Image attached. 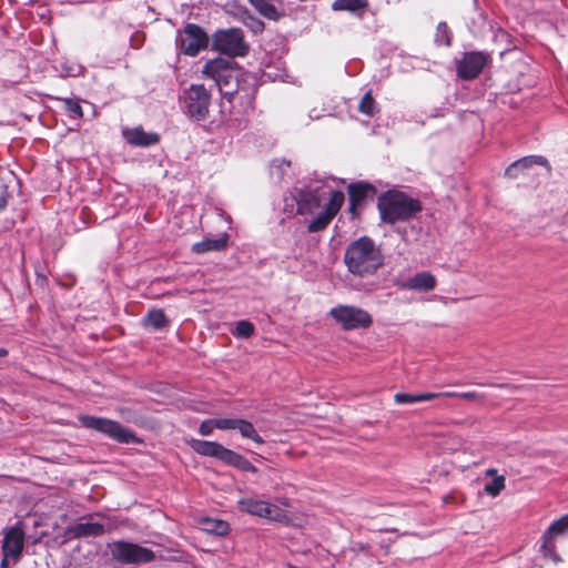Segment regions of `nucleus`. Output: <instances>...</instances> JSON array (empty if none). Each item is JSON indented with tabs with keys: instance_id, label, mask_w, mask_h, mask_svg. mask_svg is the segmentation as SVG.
Here are the masks:
<instances>
[{
	"instance_id": "f257e3e1",
	"label": "nucleus",
	"mask_w": 568,
	"mask_h": 568,
	"mask_svg": "<svg viewBox=\"0 0 568 568\" xmlns=\"http://www.w3.org/2000/svg\"><path fill=\"white\" fill-rule=\"evenodd\" d=\"M202 73L205 78L215 82L220 93L229 101H232L234 95L241 91H244L245 95L251 94L250 90L244 89L243 84L253 78L239 69L232 60L224 58L211 59L203 65Z\"/></svg>"
},
{
	"instance_id": "f03ea898",
	"label": "nucleus",
	"mask_w": 568,
	"mask_h": 568,
	"mask_svg": "<svg viewBox=\"0 0 568 568\" xmlns=\"http://www.w3.org/2000/svg\"><path fill=\"white\" fill-rule=\"evenodd\" d=\"M344 263L353 275L366 277L384 265V256L381 247L371 237L362 236L346 247Z\"/></svg>"
},
{
	"instance_id": "7ed1b4c3",
	"label": "nucleus",
	"mask_w": 568,
	"mask_h": 568,
	"mask_svg": "<svg viewBox=\"0 0 568 568\" xmlns=\"http://www.w3.org/2000/svg\"><path fill=\"white\" fill-rule=\"evenodd\" d=\"M381 220L387 224L407 222L423 210L422 203L400 191H388L378 197Z\"/></svg>"
},
{
	"instance_id": "20e7f679",
	"label": "nucleus",
	"mask_w": 568,
	"mask_h": 568,
	"mask_svg": "<svg viewBox=\"0 0 568 568\" xmlns=\"http://www.w3.org/2000/svg\"><path fill=\"white\" fill-rule=\"evenodd\" d=\"M191 447L202 456L214 457L242 471L257 473V468L247 458L216 442L192 439Z\"/></svg>"
},
{
	"instance_id": "39448f33",
	"label": "nucleus",
	"mask_w": 568,
	"mask_h": 568,
	"mask_svg": "<svg viewBox=\"0 0 568 568\" xmlns=\"http://www.w3.org/2000/svg\"><path fill=\"white\" fill-rule=\"evenodd\" d=\"M78 419L83 427L102 433L119 443L138 442L135 434L123 427L119 422L91 415H80Z\"/></svg>"
},
{
	"instance_id": "423d86ee",
	"label": "nucleus",
	"mask_w": 568,
	"mask_h": 568,
	"mask_svg": "<svg viewBox=\"0 0 568 568\" xmlns=\"http://www.w3.org/2000/svg\"><path fill=\"white\" fill-rule=\"evenodd\" d=\"M112 558L123 565L148 564L155 559L153 550L138 544L116 540L108 545Z\"/></svg>"
},
{
	"instance_id": "0eeeda50",
	"label": "nucleus",
	"mask_w": 568,
	"mask_h": 568,
	"mask_svg": "<svg viewBox=\"0 0 568 568\" xmlns=\"http://www.w3.org/2000/svg\"><path fill=\"white\" fill-rule=\"evenodd\" d=\"M184 110L186 115L196 121H205L210 114L211 93L203 84H191L184 91Z\"/></svg>"
},
{
	"instance_id": "6e6552de",
	"label": "nucleus",
	"mask_w": 568,
	"mask_h": 568,
	"mask_svg": "<svg viewBox=\"0 0 568 568\" xmlns=\"http://www.w3.org/2000/svg\"><path fill=\"white\" fill-rule=\"evenodd\" d=\"M213 49L231 58L244 57L248 52V44L244 41V33L239 28L219 30L213 34Z\"/></svg>"
},
{
	"instance_id": "1a4fd4ad",
	"label": "nucleus",
	"mask_w": 568,
	"mask_h": 568,
	"mask_svg": "<svg viewBox=\"0 0 568 568\" xmlns=\"http://www.w3.org/2000/svg\"><path fill=\"white\" fill-rule=\"evenodd\" d=\"M207 45L209 36L199 24L186 23L183 30L178 32L176 47L185 55L195 57Z\"/></svg>"
},
{
	"instance_id": "9d476101",
	"label": "nucleus",
	"mask_w": 568,
	"mask_h": 568,
	"mask_svg": "<svg viewBox=\"0 0 568 568\" xmlns=\"http://www.w3.org/2000/svg\"><path fill=\"white\" fill-rule=\"evenodd\" d=\"M332 316L344 331L357 328H368L372 323V316L363 308L351 305H337L329 311Z\"/></svg>"
},
{
	"instance_id": "9b49d317",
	"label": "nucleus",
	"mask_w": 568,
	"mask_h": 568,
	"mask_svg": "<svg viewBox=\"0 0 568 568\" xmlns=\"http://www.w3.org/2000/svg\"><path fill=\"white\" fill-rule=\"evenodd\" d=\"M239 508L244 513L275 521H284L287 519V515L278 506L255 498L241 499L239 501Z\"/></svg>"
},
{
	"instance_id": "f8f14e48",
	"label": "nucleus",
	"mask_w": 568,
	"mask_h": 568,
	"mask_svg": "<svg viewBox=\"0 0 568 568\" xmlns=\"http://www.w3.org/2000/svg\"><path fill=\"white\" fill-rule=\"evenodd\" d=\"M24 528L21 521H17L13 526L4 529L2 540V555L11 557L13 562H17L23 551L24 547Z\"/></svg>"
},
{
	"instance_id": "ddd939ff",
	"label": "nucleus",
	"mask_w": 568,
	"mask_h": 568,
	"mask_svg": "<svg viewBox=\"0 0 568 568\" xmlns=\"http://www.w3.org/2000/svg\"><path fill=\"white\" fill-rule=\"evenodd\" d=\"M488 57L478 51L467 52L457 62V75L463 80L477 78L487 63Z\"/></svg>"
},
{
	"instance_id": "4468645a",
	"label": "nucleus",
	"mask_w": 568,
	"mask_h": 568,
	"mask_svg": "<svg viewBox=\"0 0 568 568\" xmlns=\"http://www.w3.org/2000/svg\"><path fill=\"white\" fill-rule=\"evenodd\" d=\"M349 195V212L356 215L357 207L362 206L367 200H373L376 194V187L367 182L351 183L347 187Z\"/></svg>"
},
{
	"instance_id": "2eb2a0df",
	"label": "nucleus",
	"mask_w": 568,
	"mask_h": 568,
	"mask_svg": "<svg viewBox=\"0 0 568 568\" xmlns=\"http://www.w3.org/2000/svg\"><path fill=\"white\" fill-rule=\"evenodd\" d=\"M104 532V526L100 523H78L65 528L63 542L74 538L97 537Z\"/></svg>"
},
{
	"instance_id": "dca6fc26",
	"label": "nucleus",
	"mask_w": 568,
	"mask_h": 568,
	"mask_svg": "<svg viewBox=\"0 0 568 568\" xmlns=\"http://www.w3.org/2000/svg\"><path fill=\"white\" fill-rule=\"evenodd\" d=\"M122 135L124 140L133 146L146 148L155 145L160 141V135L158 133L145 132L142 126L124 129L122 131Z\"/></svg>"
},
{
	"instance_id": "f3484780",
	"label": "nucleus",
	"mask_w": 568,
	"mask_h": 568,
	"mask_svg": "<svg viewBox=\"0 0 568 568\" xmlns=\"http://www.w3.org/2000/svg\"><path fill=\"white\" fill-rule=\"evenodd\" d=\"M396 285L403 290L429 292L436 287V278L430 272L424 271L405 281L397 282Z\"/></svg>"
},
{
	"instance_id": "a211bd4d",
	"label": "nucleus",
	"mask_w": 568,
	"mask_h": 568,
	"mask_svg": "<svg viewBox=\"0 0 568 568\" xmlns=\"http://www.w3.org/2000/svg\"><path fill=\"white\" fill-rule=\"evenodd\" d=\"M292 202L296 203V212L301 215L311 214L321 205L316 193L305 189L296 190V193L292 196Z\"/></svg>"
},
{
	"instance_id": "6ab92c4d",
	"label": "nucleus",
	"mask_w": 568,
	"mask_h": 568,
	"mask_svg": "<svg viewBox=\"0 0 568 568\" xmlns=\"http://www.w3.org/2000/svg\"><path fill=\"white\" fill-rule=\"evenodd\" d=\"M368 7V0H335L332 3L333 11H347L358 18L364 16Z\"/></svg>"
},
{
	"instance_id": "aec40b11",
	"label": "nucleus",
	"mask_w": 568,
	"mask_h": 568,
	"mask_svg": "<svg viewBox=\"0 0 568 568\" xmlns=\"http://www.w3.org/2000/svg\"><path fill=\"white\" fill-rule=\"evenodd\" d=\"M229 237L226 234L217 239H205L193 244L192 251L196 254H203L210 251H224L227 247Z\"/></svg>"
},
{
	"instance_id": "412c9836",
	"label": "nucleus",
	"mask_w": 568,
	"mask_h": 568,
	"mask_svg": "<svg viewBox=\"0 0 568 568\" xmlns=\"http://www.w3.org/2000/svg\"><path fill=\"white\" fill-rule=\"evenodd\" d=\"M276 0H248L251 6L263 17L270 20H278L283 14L275 6Z\"/></svg>"
},
{
	"instance_id": "4be33fe9",
	"label": "nucleus",
	"mask_w": 568,
	"mask_h": 568,
	"mask_svg": "<svg viewBox=\"0 0 568 568\" xmlns=\"http://www.w3.org/2000/svg\"><path fill=\"white\" fill-rule=\"evenodd\" d=\"M201 525L204 531L216 536H224L230 530L229 524L220 519L204 518Z\"/></svg>"
},
{
	"instance_id": "5701e85b",
	"label": "nucleus",
	"mask_w": 568,
	"mask_h": 568,
	"mask_svg": "<svg viewBox=\"0 0 568 568\" xmlns=\"http://www.w3.org/2000/svg\"><path fill=\"white\" fill-rule=\"evenodd\" d=\"M439 394L434 393H420V394H407L397 393L394 396V400L397 404H414L424 400H432L438 397Z\"/></svg>"
},
{
	"instance_id": "b1692460",
	"label": "nucleus",
	"mask_w": 568,
	"mask_h": 568,
	"mask_svg": "<svg viewBox=\"0 0 568 568\" xmlns=\"http://www.w3.org/2000/svg\"><path fill=\"white\" fill-rule=\"evenodd\" d=\"M236 429L244 438L251 439L260 445L264 443V439L258 435L254 425L246 419L239 418Z\"/></svg>"
},
{
	"instance_id": "393cba45",
	"label": "nucleus",
	"mask_w": 568,
	"mask_h": 568,
	"mask_svg": "<svg viewBox=\"0 0 568 568\" xmlns=\"http://www.w3.org/2000/svg\"><path fill=\"white\" fill-rule=\"evenodd\" d=\"M145 326L161 329L168 325V318L162 310H151L143 318Z\"/></svg>"
},
{
	"instance_id": "a878e982",
	"label": "nucleus",
	"mask_w": 568,
	"mask_h": 568,
	"mask_svg": "<svg viewBox=\"0 0 568 568\" xmlns=\"http://www.w3.org/2000/svg\"><path fill=\"white\" fill-rule=\"evenodd\" d=\"M239 17L243 23L248 27L254 33L262 32L264 30V22L253 17L246 7H239Z\"/></svg>"
},
{
	"instance_id": "bb28decb",
	"label": "nucleus",
	"mask_w": 568,
	"mask_h": 568,
	"mask_svg": "<svg viewBox=\"0 0 568 568\" xmlns=\"http://www.w3.org/2000/svg\"><path fill=\"white\" fill-rule=\"evenodd\" d=\"M345 201V195L342 191H334L331 194L329 201L326 204L324 211L329 214L333 219L339 212Z\"/></svg>"
},
{
	"instance_id": "cd10ccee",
	"label": "nucleus",
	"mask_w": 568,
	"mask_h": 568,
	"mask_svg": "<svg viewBox=\"0 0 568 568\" xmlns=\"http://www.w3.org/2000/svg\"><path fill=\"white\" fill-rule=\"evenodd\" d=\"M332 220L333 217L323 211L307 225V231L310 233L321 232L328 226Z\"/></svg>"
},
{
	"instance_id": "c85d7f7f",
	"label": "nucleus",
	"mask_w": 568,
	"mask_h": 568,
	"mask_svg": "<svg viewBox=\"0 0 568 568\" xmlns=\"http://www.w3.org/2000/svg\"><path fill=\"white\" fill-rule=\"evenodd\" d=\"M435 42L439 45L449 47L452 43V33L445 22H439L436 29Z\"/></svg>"
},
{
	"instance_id": "c756f323",
	"label": "nucleus",
	"mask_w": 568,
	"mask_h": 568,
	"mask_svg": "<svg viewBox=\"0 0 568 568\" xmlns=\"http://www.w3.org/2000/svg\"><path fill=\"white\" fill-rule=\"evenodd\" d=\"M568 530V514L554 521L545 531L547 537H555L565 534Z\"/></svg>"
},
{
	"instance_id": "7c9ffc66",
	"label": "nucleus",
	"mask_w": 568,
	"mask_h": 568,
	"mask_svg": "<svg viewBox=\"0 0 568 568\" xmlns=\"http://www.w3.org/2000/svg\"><path fill=\"white\" fill-rule=\"evenodd\" d=\"M358 111L366 115H374L376 113V103L371 92H366L358 105Z\"/></svg>"
},
{
	"instance_id": "2f4dec72",
	"label": "nucleus",
	"mask_w": 568,
	"mask_h": 568,
	"mask_svg": "<svg viewBox=\"0 0 568 568\" xmlns=\"http://www.w3.org/2000/svg\"><path fill=\"white\" fill-rule=\"evenodd\" d=\"M514 164L519 169V171H524L534 164L547 165L548 161L544 156L532 155L519 159L515 161Z\"/></svg>"
},
{
	"instance_id": "473e14b6",
	"label": "nucleus",
	"mask_w": 568,
	"mask_h": 568,
	"mask_svg": "<svg viewBox=\"0 0 568 568\" xmlns=\"http://www.w3.org/2000/svg\"><path fill=\"white\" fill-rule=\"evenodd\" d=\"M505 488V477L504 476H495L490 483H487L484 487V490L487 495L491 497L498 496L501 490Z\"/></svg>"
},
{
	"instance_id": "72a5a7b5",
	"label": "nucleus",
	"mask_w": 568,
	"mask_h": 568,
	"mask_svg": "<svg viewBox=\"0 0 568 568\" xmlns=\"http://www.w3.org/2000/svg\"><path fill=\"white\" fill-rule=\"evenodd\" d=\"M64 103V109L69 113V115L73 119H81L83 116L82 108L79 103V100H74L71 98L61 99Z\"/></svg>"
},
{
	"instance_id": "f704fd0d",
	"label": "nucleus",
	"mask_w": 568,
	"mask_h": 568,
	"mask_svg": "<svg viewBox=\"0 0 568 568\" xmlns=\"http://www.w3.org/2000/svg\"><path fill=\"white\" fill-rule=\"evenodd\" d=\"M554 537H547V534L545 532L542 536V544H541V551L546 557H549L554 561H558L559 557L555 551V544L552 541Z\"/></svg>"
},
{
	"instance_id": "c9c22d12",
	"label": "nucleus",
	"mask_w": 568,
	"mask_h": 568,
	"mask_svg": "<svg viewBox=\"0 0 568 568\" xmlns=\"http://www.w3.org/2000/svg\"><path fill=\"white\" fill-rule=\"evenodd\" d=\"M254 333V325L250 321H240L236 324L235 334L239 337L248 338Z\"/></svg>"
},
{
	"instance_id": "e433bc0d",
	"label": "nucleus",
	"mask_w": 568,
	"mask_h": 568,
	"mask_svg": "<svg viewBox=\"0 0 568 568\" xmlns=\"http://www.w3.org/2000/svg\"><path fill=\"white\" fill-rule=\"evenodd\" d=\"M216 428L221 430L236 429L239 418H215Z\"/></svg>"
},
{
	"instance_id": "4c0bfd02",
	"label": "nucleus",
	"mask_w": 568,
	"mask_h": 568,
	"mask_svg": "<svg viewBox=\"0 0 568 568\" xmlns=\"http://www.w3.org/2000/svg\"><path fill=\"white\" fill-rule=\"evenodd\" d=\"M216 424V420L215 418L214 419H206V420H203L200 425V428H199V433L202 435V436H209L212 434L213 429L216 428L215 426Z\"/></svg>"
},
{
	"instance_id": "58836bf2",
	"label": "nucleus",
	"mask_w": 568,
	"mask_h": 568,
	"mask_svg": "<svg viewBox=\"0 0 568 568\" xmlns=\"http://www.w3.org/2000/svg\"><path fill=\"white\" fill-rule=\"evenodd\" d=\"M458 398L467 400H483L485 398V395L476 392H463L458 394Z\"/></svg>"
},
{
	"instance_id": "ea45409f",
	"label": "nucleus",
	"mask_w": 568,
	"mask_h": 568,
	"mask_svg": "<svg viewBox=\"0 0 568 568\" xmlns=\"http://www.w3.org/2000/svg\"><path fill=\"white\" fill-rule=\"evenodd\" d=\"M290 165L291 161H287L285 159H275L272 161V166L276 168L280 171L281 175L284 173L286 168H290Z\"/></svg>"
},
{
	"instance_id": "a19ab883",
	"label": "nucleus",
	"mask_w": 568,
	"mask_h": 568,
	"mask_svg": "<svg viewBox=\"0 0 568 568\" xmlns=\"http://www.w3.org/2000/svg\"><path fill=\"white\" fill-rule=\"evenodd\" d=\"M9 193L6 184H0V211H2L8 204Z\"/></svg>"
},
{
	"instance_id": "79ce46f5",
	"label": "nucleus",
	"mask_w": 568,
	"mask_h": 568,
	"mask_svg": "<svg viewBox=\"0 0 568 568\" xmlns=\"http://www.w3.org/2000/svg\"><path fill=\"white\" fill-rule=\"evenodd\" d=\"M519 169L514 164L511 163L505 171V175L510 178V179H517L518 175H519Z\"/></svg>"
},
{
	"instance_id": "37998d69",
	"label": "nucleus",
	"mask_w": 568,
	"mask_h": 568,
	"mask_svg": "<svg viewBox=\"0 0 568 568\" xmlns=\"http://www.w3.org/2000/svg\"><path fill=\"white\" fill-rule=\"evenodd\" d=\"M438 397H458V394L457 392H444V393H438Z\"/></svg>"
},
{
	"instance_id": "c03bdc74",
	"label": "nucleus",
	"mask_w": 568,
	"mask_h": 568,
	"mask_svg": "<svg viewBox=\"0 0 568 568\" xmlns=\"http://www.w3.org/2000/svg\"><path fill=\"white\" fill-rule=\"evenodd\" d=\"M354 549L359 551H366L369 549V546L367 544H356Z\"/></svg>"
},
{
	"instance_id": "a18cd8bd",
	"label": "nucleus",
	"mask_w": 568,
	"mask_h": 568,
	"mask_svg": "<svg viewBox=\"0 0 568 568\" xmlns=\"http://www.w3.org/2000/svg\"><path fill=\"white\" fill-rule=\"evenodd\" d=\"M9 558L10 557L3 556V558L1 559V562H0L1 568H9Z\"/></svg>"
},
{
	"instance_id": "49530a36",
	"label": "nucleus",
	"mask_w": 568,
	"mask_h": 568,
	"mask_svg": "<svg viewBox=\"0 0 568 568\" xmlns=\"http://www.w3.org/2000/svg\"><path fill=\"white\" fill-rule=\"evenodd\" d=\"M490 386H495L494 384H490ZM497 387H501V388H516V386L514 385H509V384H499V385H496Z\"/></svg>"
},
{
	"instance_id": "de8ad7c7",
	"label": "nucleus",
	"mask_w": 568,
	"mask_h": 568,
	"mask_svg": "<svg viewBox=\"0 0 568 568\" xmlns=\"http://www.w3.org/2000/svg\"><path fill=\"white\" fill-rule=\"evenodd\" d=\"M486 474H487L488 476H494V477H495V476H497V475H496V474H497V470H496V469H494V468H489V469H487V470H486Z\"/></svg>"
},
{
	"instance_id": "09e8293b",
	"label": "nucleus",
	"mask_w": 568,
	"mask_h": 568,
	"mask_svg": "<svg viewBox=\"0 0 568 568\" xmlns=\"http://www.w3.org/2000/svg\"><path fill=\"white\" fill-rule=\"evenodd\" d=\"M8 355V349L0 347V357H6Z\"/></svg>"
}]
</instances>
